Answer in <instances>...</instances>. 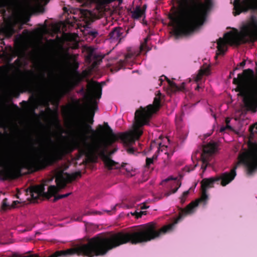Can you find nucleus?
I'll return each instance as SVG.
<instances>
[{"label":"nucleus","mask_w":257,"mask_h":257,"mask_svg":"<svg viewBox=\"0 0 257 257\" xmlns=\"http://www.w3.org/2000/svg\"><path fill=\"white\" fill-rule=\"evenodd\" d=\"M189 194V191L187 190L185 192H184L182 195V196L180 197V202L181 204L184 203L186 200V198L187 197Z\"/></svg>","instance_id":"nucleus-26"},{"label":"nucleus","mask_w":257,"mask_h":257,"mask_svg":"<svg viewBox=\"0 0 257 257\" xmlns=\"http://www.w3.org/2000/svg\"><path fill=\"white\" fill-rule=\"evenodd\" d=\"M141 208H142V209H144V208H146V207L145 206H143V207H142Z\"/></svg>","instance_id":"nucleus-57"},{"label":"nucleus","mask_w":257,"mask_h":257,"mask_svg":"<svg viewBox=\"0 0 257 257\" xmlns=\"http://www.w3.org/2000/svg\"><path fill=\"white\" fill-rule=\"evenodd\" d=\"M22 65V61L20 58H17L14 63L10 64V68H19Z\"/></svg>","instance_id":"nucleus-24"},{"label":"nucleus","mask_w":257,"mask_h":257,"mask_svg":"<svg viewBox=\"0 0 257 257\" xmlns=\"http://www.w3.org/2000/svg\"><path fill=\"white\" fill-rule=\"evenodd\" d=\"M246 63L245 60L242 61L241 62L239 63L237 65V66L234 68V71L238 70L241 68H243Z\"/></svg>","instance_id":"nucleus-31"},{"label":"nucleus","mask_w":257,"mask_h":257,"mask_svg":"<svg viewBox=\"0 0 257 257\" xmlns=\"http://www.w3.org/2000/svg\"><path fill=\"white\" fill-rule=\"evenodd\" d=\"M165 77H166L164 75H162L161 78H160V80L161 81V82H162L163 81V77L165 78ZM165 79H166L165 78H164Z\"/></svg>","instance_id":"nucleus-49"},{"label":"nucleus","mask_w":257,"mask_h":257,"mask_svg":"<svg viewBox=\"0 0 257 257\" xmlns=\"http://www.w3.org/2000/svg\"><path fill=\"white\" fill-rule=\"evenodd\" d=\"M210 72V68L208 67L201 68L197 74V75L196 76L195 78V81L196 82H198V81H200L202 79V77L203 75H208L209 74Z\"/></svg>","instance_id":"nucleus-18"},{"label":"nucleus","mask_w":257,"mask_h":257,"mask_svg":"<svg viewBox=\"0 0 257 257\" xmlns=\"http://www.w3.org/2000/svg\"><path fill=\"white\" fill-rule=\"evenodd\" d=\"M132 55L131 54H127L125 55V59H128L131 58Z\"/></svg>","instance_id":"nucleus-47"},{"label":"nucleus","mask_w":257,"mask_h":257,"mask_svg":"<svg viewBox=\"0 0 257 257\" xmlns=\"http://www.w3.org/2000/svg\"><path fill=\"white\" fill-rule=\"evenodd\" d=\"M196 166H197V164L194 165L193 167H192V166H186L185 168V170H186L187 171V172H190L194 170L195 169V168L196 167Z\"/></svg>","instance_id":"nucleus-34"},{"label":"nucleus","mask_w":257,"mask_h":257,"mask_svg":"<svg viewBox=\"0 0 257 257\" xmlns=\"http://www.w3.org/2000/svg\"><path fill=\"white\" fill-rule=\"evenodd\" d=\"M41 103L44 106H49V101L47 99H44L41 101Z\"/></svg>","instance_id":"nucleus-39"},{"label":"nucleus","mask_w":257,"mask_h":257,"mask_svg":"<svg viewBox=\"0 0 257 257\" xmlns=\"http://www.w3.org/2000/svg\"><path fill=\"white\" fill-rule=\"evenodd\" d=\"M92 214H100V213L99 212H95L93 213Z\"/></svg>","instance_id":"nucleus-54"},{"label":"nucleus","mask_w":257,"mask_h":257,"mask_svg":"<svg viewBox=\"0 0 257 257\" xmlns=\"http://www.w3.org/2000/svg\"><path fill=\"white\" fill-rule=\"evenodd\" d=\"M257 40V27L252 29L250 26H243L240 34L233 33L231 31L224 35V39L220 38L217 42V52L215 58L218 55H224L227 50L226 43L237 46L241 44L253 43Z\"/></svg>","instance_id":"nucleus-7"},{"label":"nucleus","mask_w":257,"mask_h":257,"mask_svg":"<svg viewBox=\"0 0 257 257\" xmlns=\"http://www.w3.org/2000/svg\"><path fill=\"white\" fill-rule=\"evenodd\" d=\"M161 93L159 92L154 98L152 104H149L146 107H141L136 111L134 129L131 133H120L115 134L108 125V123L104 122V125L108 132L109 137L104 141L103 144H102V145L100 144V145L98 146L97 149L101 150V154L104 156V164L105 167L108 170L123 168L126 163H123L120 165L118 162L110 159L108 156L105 154L107 148L118 140H120L123 144L127 147L132 145L136 140H139L143 133L140 127L149 124L153 114L157 112L161 108Z\"/></svg>","instance_id":"nucleus-2"},{"label":"nucleus","mask_w":257,"mask_h":257,"mask_svg":"<svg viewBox=\"0 0 257 257\" xmlns=\"http://www.w3.org/2000/svg\"><path fill=\"white\" fill-rule=\"evenodd\" d=\"M225 123L226 124V126H227V127L228 129H229V130H231V126H230L229 125V123H230V119L229 117H227L225 118Z\"/></svg>","instance_id":"nucleus-36"},{"label":"nucleus","mask_w":257,"mask_h":257,"mask_svg":"<svg viewBox=\"0 0 257 257\" xmlns=\"http://www.w3.org/2000/svg\"><path fill=\"white\" fill-rule=\"evenodd\" d=\"M202 195L199 199L195 201L191 202L186 208L180 210L179 216L175 222V223H177L186 215L193 213L195 211V208L198 206L199 203L203 202L204 204H206L208 200V195L206 194V191H204V190H202Z\"/></svg>","instance_id":"nucleus-11"},{"label":"nucleus","mask_w":257,"mask_h":257,"mask_svg":"<svg viewBox=\"0 0 257 257\" xmlns=\"http://www.w3.org/2000/svg\"><path fill=\"white\" fill-rule=\"evenodd\" d=\"M21 103H24L25 105L27 104V102L26 101H23Z\"/></svg>","instance_id":"nucleus-52"},{"label":"nucleus","mask_w":257,"mask_h":257,"mask_svg":"<svg viewBox=\"0 0 257 257\" xmlns=\"http://www.w3.org/2000/svg\"><path fill=\"white\" fill-rule=\"evenodd\" d=\"M86 91L90 101L88 121L92 124L94 121L95 111L98 109L97 102L95 99L100 98L102 94V86L98 82L92 80L88 82Z\"/></svg>","instance_id":"nucleus-9"},{"label":"nucleus","mask_w":257,"mask_h":257,"mask_svg":"<svg viewBox=\"0 0 257 257\" xmlns=\"http://www.w3.org/2000/svg\"><path fill=\"white\" fill-rule=\"evenodd\" d=\"M148 40V38H145L144 42L141 45L140 49L141 51L145 50V49H146L147 48V43Z\"/></svg>","instance_id":"nucleus-32"},{"label":"nucleus","mask_w":257,"mask_h":257,"mask_svg":"<svg viewBox=\"0 0 257 257\" xmlns=\"http://www.w3.org/2000/svg\"><path fill=\"white\" fill-rule=\"evenodd\" d=\"M144 214V212L141 211L139 213H136V217L137 218H139L140 217H141L142 216V214Z\"/></svg>","instance_id":"nucleus-42"},{"label":"nucleus","mask_w":257,"mask_h":257,"mask_svg":"<svg viewBox=\"0 0 257 257\" xmlns=\"http://www.w3.org/2000/svg\"><path fill=\"white\" fill-rule=\"evenodd\" d=\"M2 134L1 133H0V136H2Z\"/></svg>","instance_id":"nucleus-61"},{"label":"nucleus","mask_w":257,"mask_h":257,"mask_svg":"<svg viewBox=\"0 0 257 257\" xmlns=\"http://www.w3.org/2000/svg\"><path fill=\"white\" fill-rule=\"evenodd\" d=\"M157 155H154L152 158H147L146 160V167L149 168L150 165L153 164L155 160H157Z\"/></svg>","instance_id":"nucleus-23"},{"label":"nucleus","mask_w":257,"mask_h":257,"mask_svg":"<svg viewBox=\"0 0 257 257\" xmlns=\"http://www.w3.org/2000/svg\"><path fill=\"white\" fill-rule=\"evenodd\" d=\"M71 194V193L70 192V193H66L65 194H61V195H58L55 196L54 198L53 199V202H56L59 199L66 198V197H68V196H69Z\"/></svg>","instance_id":"nucleus-27"},{"label":"nucleus","mask_w":257,"mask_h":257,"mask_svg":"<svg viewBox=\"0 0 257 257\" xmlns=\"http://www.w3.org/2000/svg\"><path fill=\"white\" fill-rule=\"evenodd\" d=\"M20 203V202L18 200L14 201L11 205L10 206V208H15L17 207L18 204Z\"/></svg>","instance_id":"nucleus-35"},{"label":"nucleus","mask_w":257,"mask_h":257,"mask_svg":"<svg viewBox=\"0 0 257 257\" xmlns=\"http://www.w3.org/2000/svg\"><path fill=\"white\" fill-rule=\"evenodd\" d=\"M124 61L120 60L114 66H113L111 70L112 72H116L119 71L120 69L122 68L124 66Z\"/></svg>","instance_id":"nucleus-21"},{"label":"nucleus","mask_w":257,"mask_h":257,"mask_svg":"<svg viewBox=\"0 0 257 257\" xmlns=\"http://www.w3.org/2000/svg\"><path fill=\"white\" fill-rule=\"evenodd\" d=\"M37 107V105L36 104H35L34 106V108H33V110H34Z\"/></svg>","instance_id":"nucleus-53"},{"label":"nucleus","mask_w":257,"mask_h":257,"mask_svg":"<svg viewBox=\"0 0 257 257\" xmlns=\"http://www.w3.org/2000/svg\"><path fill=\"white\" fill-rule=\"evenodd\" d=\"M82 80V77L79 73H76L72 75L70 79L65 81V83L58 92L57 95L58 96L59 99H60L64 95L78 86Z\"/></svg>","instance_id":"nucleus-10"},{"label":"nucleus","mask_w":257,"mask_h":257,"mask_svg":"<svg viewBox=\"0 0 257 257\" xmlns=\"http://www.w3.org/2000/svg\"><path fill=\"white\" fill-rule=\"evenodd\" d=\"M125 170H126V171H130V170H129L128 169H127V168H126V169H125Z\"/></svg>","instance_id":"nucleus-59"},{"label":"nucleus","mask_w":257,"mask_h":257,"mask_svg":"<svg viewBox=\"0 0 257 257\" xmlns=\"http://www.w3.org/2000/svg\"><path fill=\"white\" fill-rule=\"evenodd\" d=\"M124 33V30L123 28L120 27L115 28L110 32L109 36L111 39L119 40L120 41L123 37Z\"/></svg>","instance_id":"nucleus-16"},{"label":"nucleus","mask_w":257,"mask_h":257,"mask_svg":"<svg viewBox=\"0 0 257 257\" xmlns=\"http://www.w3.org/2000/svg\"><path fill=\"white\" fill-rule=\"evenodd\" d=\"M8 199L6 198L2 201V209L4 210H6L8 207H10V206L8 204Z\"/></svg>","instance_id":"nucleus-28"},{"label":"nucleus","mask_w":257,"mask_h":257,"mask_svg":"<svg viewBox=\"0 0 257 257\" xmlns=\"http://www.w3.org/2000/svg\"><path fill=\"white\" fill-rule=\"evenodd\" d=\"M216 148V143L214 142L209 143L203 147L201 154V159L202 163L201 169L203 172L205 171L207 167L210 165L209 162L211 156L215 152Z\"/></svg>","instance_id":"nucleus-12"},{"label":"nucleus","mask_w":257,"mask_h":257,"mask_svg":"<svg viewBox=\"0 0 257 257\" xmlns=\"http://www.w3.org/2000/svg\"><path fill=\"white\" fill-rule=\"evenodd\" d=\"M81 176V173L80 172H76L70 175L67 174L66 177L60 174L55 179L57 186L54 185L50 186L47 192H45V185L40 184L29 187L27 189V193L31 195L34 201H36L41 196L49 199L60 189L64 188L66 186L67 183H70L77 178Z\"/></svg>","instance_id":"nucleus-8"},{"label":"nucleus","mask_w":257,"mask_h":257,"mask_svg":"<svg viewBox=\"0 0 257 257\" xmlns=\"http://www.w3.org/2000/svg\"><path fill=\"white\" fill-rule=\"evenodd\" d=\"M36 234H39V232H37L36 233Z\"/></svg>","instance_id":"nucleus-60"},{"label":"nucleus","mask_w":257,"mask_h":257,"mask_svg":"<svg viewBox=\"0 0 257 257\" xmlns=\"http://www.w3.org/2000/svg\"><path fill=\"white\" fill-rule=\"evenodd\" d=\"M146 8V6H144L143 8L137 7L136 9L131 12L132 17L134 19H139L141 18L145 15Z\"/></svg>","instance_id":"nucleus-17"},{"label":"nucleus","mask_w":257,"mask_h":257,"mask_svg":"<svg viewBox=\"0 0 257 257\" xmlns=\"http://www.w3.org/2000/svg\"><path fill=\"white\" fill-rule=\"evenodd\" d=\"M68 147H56L42 151L21 161L16 153L0 152V180H12L17 178L22 168L36 171L42 170L52 166L62 160L67 153Z\"/></svg>","instance_id":"nucleus-1"},{"label":"nucleus","mask_w":257,"mask_h":257,"mask_svg":"<svg viewBox=\"0 0 257 257\" xmlns=\"http://www.w3.org/2000/svg\"><path fill=\"white\" fill-rule=\"evenodd\" d=\"M165 78L167 80L169 86L172 91H176L180 90V88L175 82L171 81L167 77H165Z\"/></svg>","instance_id":"nucleus-22"},{"label":"nucleus","mask_w":257,"mask_h":257,"mask_svg":"<svg viewBox=\"0 0 257 257\" xmlns=\"http://www.w3.org/2000/svg\"><path fill=\"white\" fill-rule=\"evenodd\" d=\"M234 72H235V71H234V69H233L232 71H231L230 72L229 75L228 76L229 78H231L232 76L234 75Z\"/></svg>","instance_id":"nucleus-46"},{"label":"nucleus","mask_w":257,"mask_h":257,"mask_svg":"<svg viewBox=\"0 0 257 257\" xmlns=\"http://www.w3.org/2000/svg\"><path fill=\"white\" fill-rule=\"evenodd\" d=\"M245 26H250V27L252 28V29L257 28V20L255 18L252 17L250 23Z\"/></svg>","instance_id":"nucleus-25"},{"label":"nucleus","mask_w":257,"mask_h":257,"mask_svg":"<svg viewBox=\"0 0 257 257\" xmlns=\"http://www.w3.org/2000/svg\"><path fill=\"white\" fill-rule=\"evenodd\" d=\"M51 76H52L53 78H54V77L55 76V74H54V73L53 71H51Z\"/></svg>","instance_id":"nucleus-50"},{"label":"nucleus","mask_w":257,"mask_h":257,"mask_svg":"<svg viewBox=\"0 0 257 257\" xmlns=\"http://www.w3.org/2000/svg\"><path fill=\"white\" fill-rule=\"evenodd\" d=\"M91 214V213H90L88 212L87 213L83 214L82 215H80V216L74 215L73 216V219L75 221H81L82 220V218H83V216L89 215V214Z\"/></svg>","instance_id":"nucleus-30"},{"label":"nucleus","mask_w":257,"mask_h":257,"mask_svg":"<svg viewBox=\"0 0 257 257\" xmlns=\"http://www.w3.org/2000/svg\"><path fill=\"white\" fill-rule=\"evenodd\" d=\"M215 182L219 183V179L217 178L216 176L203 179L201 181L202 190L206 191L208 188L213 187Z\"/></svg>","instance_id":"nucleus-15"},{"label":"nucleus","mask_w":257,"mask_h":257,"mask_svg":"<svg viewBox=\"0 0 257 257\" xmlns=\"http://www.w3.org/2000/svg\"><path fill=\"white\" fill-rule=\"evenodd\" d=\"M127 152L130 154H133L135 153V149L133 148H128L126 149Z\"/></svg>","instance_id":"nucleus-38"},{"label":"nucleus","mask_w":257,"mask_h":257,"mask_svg":"<svg viewBox=\"0 0 257 257\" xmlns=\"http://www.w3.org/2000/svg\"><path fill=\"white\" fill-rule=\"evenodd\" d=\"M232 83L236 85L234 89L238 95L242 97L245 107L253 112L257 109V71L254 74L252 69L243 70L237 77H234Z\"/></svg>","instance_id":"nucleus-4"},{"label":"nucleus","mask_w":257,"mask_h":257,"mask_svg":"<svg viewBox=\"0 0 257 257\" xmlns=\"http://www.w3.org/2000/svg\"><path fill=\"white\" fill-rule=\"evenodd\" d=\"M200 87L199 85H198L196 87V88H195L196 90H199L200 89Z\"/></svg>","instance_id":"nucleus-51"},{"label":"nucleus","mask_w":257,"mask_h":257,"mask_svg":"<svg viewBox=\"0 0 257 257\" xmlns=\"http://www.w3.org/2000/svg\"><path fill=\"white\" fill-rule=\"evenodd\" d=\"M98 35L97 31L95 30H90L88 32V35L92 39L96 38Z\"/></svg>","instance_id":"nucleus-29"},{"label":"nucleus","mask_w":257,"mask_h":257,"mask_svg":"<svg viewBox=\"0 0 257 257\" xmlns=\"http://www.w3.org/2000/svg\"><path fill=\"white\" fill-rule=\"evenodd\" d=\"M18 0H0V9L5 8L8 6L16 4Z\"/></svg>","instance_id":"nucleus-20"},{"label":"nucleus","mask_w":257,"mask_h":257,"mask_svg":"<svg viewBox=\"0 0 257 257\" xmlns=\"http://www.w3.org/2000/svg\"><path fill=\"white\" fill-rule=\"evenodd\" d=\"M3 32L7 38H10L15 33L16 31L13 26L9 25L4 28Z\"/></svg>","instance_id":"nucleus-19"},{"label":"nucleus","mask_w":257,"mask_h":257,"mask_svg":"<svg viewBox=\"0 0 257 257\" xmlns=\"http://www.w3.org/2000/svg\"><path fill=\"white\" fill-rule=\"evenodd\" d=\"M23 85L26 87H30V84L28 82H25L23 84Z\"/></svg>","instance_id":"nucleus-48"},{"label":"nucleus","mask_w":257,"mask_h":257,"mask_svg":"<svg viewBox=\"0 0 257 257\" xmlns=\"http://www.w3.org/2000/svg\"><path fill=\"white\" fill-rule=\"evenodd\" d=\"M85 91H86V90H85V88L83 87H82L78 92L80 93H82V94H85Z\"/></svg>","instance_id":"nucleus-41"},{"label":"nucleus","mask_w":257,"mask_h":257,"mask_svg":"<svg viewBox=\"0 0 257 257\" xmlns=\"http://www.w3.org/2000/svg\"><path fill=\"white\" fill-rule=\"evenodd\" d=\"M114 1H115V0H103L104 3H105L106 4H109L111 3Z\"/></svg>","instance_id":"nucleus-43"},{"label":"nucleus","mask_w":257,"mask_h":257,"mask_svg":"<svg viewBox=\"0 0 257 257\" xmlns=\"http://www.w3.org/2000/svg\"><path fill=\"white\" fill-rule=\"evenodd\" d=\"M13 58L12 56H9L7 58L8 65L0 67V77L8 88L11 90H13V84L10 79L9 73Z\"/></svg>","instance_id":"nucleus-13"},{"label":"nucleus","mask_w":257,"mask_h":257,"mask_svg":"<svg viewBox=\"0 0 257 257\" xmlns=\"http://www.w3.org/2000/svg\"><path fill=\"white\" fill-rule=\"evenodd\" d=\"M247 146L248 150L239 154L238 163L229 172H224L216 176L222 186H225L234 179L236 175V169L239 164L245 166L249 175H252L257 169V142L249 141Z\"/></svg>","instance_id":"nucleus-6"},{"label":"nucleus","mask_w":257,"mask_h":257,"mask_svg":"<svg viewBox=\"0 0 257 257\" xmlns=\"http://www.w3.org/2000/svg\"><path fill=\"white\" fill-rule=\"evenodd\" d=\"M42 78H43V79H45V75H44V74H42Z\"/></svg>","instance_id":"nucleus-55"},{"label":"nucleus","mask_w":257,"mask_h":257,"mask_svg":"<svg viewBox=\"0 0 257 257\" xmlns=\"http://www.w3.org/2000/svg\"><path fill=\"white\" fill-rule=\"evenodd\" d=\"M115 208H116V206H114V207H113L112 210H115Z\"/></svg>","instance_id":"nucleus-56"},{"label":"nucleus","mask_w":257,"mask_h":257,"mask_svg":"<svg viewBox=\"0 0 257 257\" xmlns=\"http://www.w3.org/2000/svg\"><path fill=\"white\" fill-rule=\"evenodd\" d=\"M235 1H236V0H234V2H233V6H234V8H233V9H234V11L233 12V15H234V16H237V15H236V14H236V13L237 12V10H236V9H235ZM239 2H240V3H243V2H244L245 1V0H243V1L239 0Z\"/></svg>","instance_id":"nucleus-37"},{"label":"nucleus","mask_w":257,"mask_h":257,"mask_svg":"<svg viewBox=\"0 0 257 257\" xmlns=\"http://www.w3.org/2000/svg\"><path fill=\"white\" fill-rule=\"evenodd\" d=\"M107 133V136L105 138H98L102 135L104 127L101 124L97 127V130H94L91 125L86 122L82 123L81 127L77 131V135L82 140V144H76L79 152L81 156L85 155L87 157L99 155L102 158L104 163V156L101 154V150L97 149L98 145H102L104 141L109 137L108 132L106 126L104 124Z\"/></svg>","instance_id":"nucleus-5"},{"label":"nucleus","mask_w":257,"mask_h":257,"mask_svg":"<svg viewBox=\"0 0 257 257\" xmlns=\"http://www.w3.org/2000/svg\"><path fill=\"white\" fill-rule=\"evenodd\" d=\"M187 16L185 20L176 28L173 33L176 38L191 34L205 20L207 13L213 6L212 0H181Z\"/></svg>","instance_id":"nucleus-3"},{"label":"nucleus","mask_w":257,"mask_h":257,"mask_svg":"<svg viewBox=\"0 0 257 257\" xmlns=\"http://www.w3.org/2000/svg\"><path fill=\"white\" fill-rule=\"evenodd\" d=\"M19 95V94L18 93H17V95H16V96H18Z\"/></svg>","instance_id":"nucleus-58"},{"label":"nucleus","mask_w":257,"mask_h":257,"mask_svg":"<svg viewBox=\"0 0 257 257\" xmlns=\"http://www.w3.org/2000/svg\"><path fill=\"white\" fill-rule=\"evenodd\" d=\"M235 8L237 10L236 15L242 12H246L249 10H257V0H245L242 3L239 0L235 1Z\"/></svg>","instance_id":"nucleus-14"},{"label":"nucleus","mask_w":257,"mask_h":257,"mask_svg":"<svg viewBox=\"0 0 257 257\" xmlns=\"http://www.w3.org/2000/svg\"><path fill=\"white\" fill-rule=\"evenodd\" d=\"M111 146V145L109 146L107 148V149H106V151H105V155H106V156H108V157L109 158V159H111V160H112L110 158V156L111 154H112L113 153H114V152L115 151V150H114V151H112V152H110V153H109V154H108V155H107V154H106V153H107V149H108V148L109 146Z\"/></svg>","instance_id":"nucleus-40"},{"label":"nucleus","mask_w":257,"mask_h":257,"mask_svg":"<svg viewBox=\"0 0 257 257\" xmlns=\"http://www.w3.org/2000/svg\"><path fill=\"white\" fill-rule=\"evenodd\" d=\"M226 129H228L227 127V126H222L220 127L219 132L221 133H222V132H224Z\"/></svg>","instance_id":"nucleus-44"},{"label":"nucleus","mask_w":257,"mask_h":257,"mask_svg":"<svg viewBox=\"0 0 257 257\" xmlns=\"http://www.w3.org/2000/svg\"><path fill=\"white\" fill-rule=\"evenodd\" d=\"M180 186H181V183H180V184H179V186H178V187H177V188H176L172 190V192H167V193H166L165 194V196L166 197H168V196H169V195H170L172 193H176V192L177 191V190H178V188L180 187Z\"/></svg>","instance_id":"nucleus-33"},{"label":"nucleus","mask_w":257,"mask_h":257,"mask_svg":"<svg viewBox=\"0 0 257 257\" xmlns=\"http://www.w3.org/2000/svg\"><path fill=\"white\" fill-rule=\"evenodd\" d=\"M46 140L48 142H50V143L53 142V141H52V140L51 139V138L49 136H47V137L46 138Z\"/></svg>","instance_id":"nucleus-45"}]
</instances>
